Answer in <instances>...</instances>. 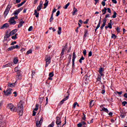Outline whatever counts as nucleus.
Returning a JSON list of instances; mask_svg holds the SVG:
<instances>
[{
  "label": "nucleus",
  "instance_id": "7ed1b4c3",
  "mask_svg": "<svg viewBox=\"0 0 127 127\" xmlns=\"http://www.w3.org/2000/svg\"><path fill=\"white\" fill-rule=\"evenodd\" d=\"M7 107L8 109L10 110L11 112H13V113H15L16 112V107L15 106H14L13 104L12 103H10L7 105Z\"/></svg>",
  "mask_w": 127,
  "mask_h": 127
},
{
  "label": "nucleus",
  "instance_id": "c85d7f7f",
  "mask_svg": "<svg viewBox=\"0 0 127 127\" xmlns=\"http://www.w3.org/2000/svg\"><path fill=\"white\" fill-rule=\"evenodd\" d=\"M102 12H103L102 14L103 15L104 14H106V13H107V8L104 7V8L102 9Z\"/></svg>",
  "mask_w": 127,
  "mask_h": 127
},
{
  "label": "nucleus",
  "instance_id": "58836bf2",
  "mask_svg": "<svg viewBox=\"0 0 127 127\" xmlns=\"http://www.w3.org/2000/svg\"><path fill=\"white\" fill-rule=\"evenodd\" d=\"M113 18H116V17H117V12H116V11L114 12V14L112 16Z\"/></svg>",
  "mask_w": 127,
  "mask_h": 127
},
{
  "label": "nucleus",
  "instance_id": "b1692460",
  "mask_svg": "<svg viewBox=\"0 0 127 127\" xmlns=\"http://www.w3.org/2000/svg\"><path fill=\"white\" fill-rule=\"evenodd\" d=\"M61 30H62V28L61 27H59V30L58 31V34L60 35L61 33H62V32H61Z\"/></svg>",
  "mask_w": 127,
  "mask_h": 127
},
{
  "label": "nucleus",
  "instance_id": "e433bc0d",
  "mask_svg": "<svg viewBox=\"0 0 127 127\" xmlns=\"http://www.w3.org/2000/svg\"><path fill=\"white\" fill-rule=\"evenodd\" d=\"M116 30L117 31L118 33H120V32H121V28L119 27H117V28H116Z\"/></svg>",
  "mask_w": 127,
  "mask_h": 127
},
{
  "label": "nucleus",
  "instance_id": "ddd939ff",
  "mask_svg": "<svg viewBox=\"0 0 127 127\" xmlns=\"http://www.w3.org/2000/svg\"><path fill=\"white\" fill-rule=\"evenodd\" d=\"M43 5V2L42 1H41L40 2V4L37 7V11H40L41 10V9L42 8V5Z\"/></svg>",
  "mask_w": 127,
  "mask_h": 127
},
{
  "label": "nucleus",
  "instance_id": "f8f14e48",
  "mask_svg": "<svg viewBox=\"0 0 127 127\" xmlns=\"http://www.w3.org/2000/svg\"><path fill=\"white\" fill-rule=\"evenodd\" d=\"M75 59H76V55L75 52H73L72 54V68H74V65H75Z\"/></svg>",
  "mask_w": 127,
  "mask_h": 127
},
{
  "label": "nucleus",
  "instance_id": "4c0bfd02",
  "mask_svg": "<svg viewBox=\"0 0 127 127\" xmlns=\"http://www.w3.org/2000/svg\"><path fill=\"white\" fill-rule=\"evenodd\" d=\"M49 76V77H53V76H54V72H50Z\"/></svg>",
  "mask_w": 127,
  "mask_h": 127
},
{
  "label": "nucleus",
  "instance_id": "c756f323",
  "mask_svg": "<svg viewBox=\"0 0 127 127\" xmlns=\"http://www.w3.org/2000/svg\"><path fill=\"white\" fill-rule=\"evenodd\" d=\"M12 39L15 40V39H17V34H15L14 36L11 37Z\"/></svg>",
  "mask_w": 127,
  "mask_h": 127
},
{
  "label": "nucleus",
  "instance_id": "8fccbe9b",
  "mask_svg": "<svg viewBox=\"0 0 127 127\" xmlns=\"http://www.w3.org/2000/svg\"><path fill=\"white\" fill-rule=\"evenodd\" d=\"M77 105H78V103L77 102H75L74 104H73V109H75V108H76V106H77Z\"/></svg>",
  "mask_w": 127,
  "mask_h": 127
},
{
  "label": "nucleus",
  "instance_id": "3c124183",
  "mask_svg": "<svg viewBox=\"0 0 127 127\" xmlns=\"http://www.w3.org/2000/svg\"><path fill=\"white\" fill-rule=\"evenodd\" d=\"M43 97L40 98H39V102L40 103H42L43 102Z\"/></svg>",
  "mask_w": 127,
  "mask_h": 127
},
{
  "label": "nucleus",
  "instance_id": "13d9d810",
  "mask_svg": "<svg viewBox=\"0 0 127 127\" xmlns=\"http://www.w3.org/2000/svg\"><path fill=\"white\" fill-rule=\"evenodd\" d=\"M60 14V11L58 10L57 12V14H56V16H59V15Z\"/></svg>",
  "mask_w": 127,
  "mask_h": 127
},
{
  "label": "nucleus",
  "instance_id": "4d7b16f0",
  "mask_svg": "<svg viewBox=\"0 0 127 127\" xmlns=\"http://www.w3.org/2000/svg\"><path fill=\"white\" fill-rule=\"evenodd\" d=\"M82 123H79V124H77V127H82Z\"/></svg>",
  "mask_w": 127,
  "mask_h": 127
},
{
  "label": "nucleus",
  "instance_id": "72a5a7b5",
  "mask_svg": "<svg viewBox=\"0 0 127 127\" xmlns=\"http://www.w3.org/2000/svg\"><path fill=\"white\" fill-rule=\"evenodd\" d=\"M38 107H39V105H38V104H36V108L34 109L33 111H34L35 112L37 111L38 110Z\"/></svg>",
  "mask_w": 127,
  "mask_h": 127
},
{
  "label": "nucleus",
  "instance_id": "4be33fe9",
  "mask_svg": "<svg viewBox=\"0 0 127 127\" xmlns=\"http://www.w3.org/2000/svg\"><path fill=\"white\" fill-rule=\"evenodd\" d=\"M78 12V9L76 7L73 8V11L72 12V15H75V13Z\"/></svg>",
  "mask_w": 127,
  "mask_h": 127
},
{
  "label": "nucleus",
  "instance_id": "6e6d98bb",
  "mask_svg": "<svg viewBox=\"0 0 127 127\" xmlns=\"http://www.w3.org/2000/svg\"><path fill=\"white\" fill-rule=\"evenodd\" d=\"M127 101H124V102H122L123 106H126V105H127Z\"/></svg>",
  "mask_w": 127,
  "mask_h": 127
},
{
  "label": "nucleus",
  "instance_id": "0e129e2a",
  "mask_svg": "<svg viewBox=\"0 0 127 127\" xmlns=\"http://www.w3.org/2000/svg\"><path fill=\"white\" fill-rule=\"evenodd\" d=\"M112 2H113V3H117L118 1H117V0H112Z\"/></svg>",
  "mask_w": 127,
  "mask_h": 127
},
{
  "label": "nucleus",
  "instance_id": "5fc2aeb1",
  "mask_svg": "<svg viewBox=\"0 0 127 127\" xmlns=\"http://www.w3.org/2000/svg\"><path fill=\"white\" fill-rule=\"evenodd\" d=\"M101 4H102L103 6H105V5H106V2L105 1H103L101 2Z\"/></svg>",
  "mask_w": 127,
  "mask_h": 127
},
{
  "label": "nucleus",
  "instance_id": "338daca9",
  "mask_svg": "<svg viewBox=\"0 0 127 127\" xmlns=\"http://www.w3.org/2000/svg\"><path fill=\"white\" fill-rule=\"evenodd\" d=\"M108 17H110V14H107L105 16V18H108Z\"/></svg>",
  "mask_w": 127,
  "mask_h": 127
},
{
  "label": "nucleus",
  "instance_id": "f03ea898",
  "mask_svg": "<svg viewBox=\"0 0 127 127\" xmlns=\"http://www.w3.org/2000/svg\"><path fill=\"white\" fill-rule=\"evenodd\" d=\"M14 19H18V17L17 16H15L14 17H12L10 18L9 22L11 25L16 24V21H15Z\"/></svg>",
  "mask_w": 127,
  "mask_h": 127
},
{
  "label": "nucleus",
  "instance_id": "09e8293b",
  "mask_svg": "<svg viewBox=\"0 0 127 127\" xmlns=\"http://www.w3.org/2000/svg\"><path fill=\"white\" fill-rule=\"evenodd\" d=\"M107 10L108 12H109V13H111L112 10H111V8H108L107 9Z\"/></svg>",
  "mask_w": 127,
  "mask_h": 127
},
{
  "label": "nucleus",
  "instance_id": "473e14b6",
  "mask_svg": "<svg viewBox=\"0 0 127 127\" xmlns=\"http://www.w3.org/2000/svg\"><path fill=\"white\" fill-rule=\"evenodd\" d=\"M85 60V58H84L83 56H82L81 58L79 59V63H80L81 64H82V60Z\"/></svg>",
  "mask_w": 127,
  "mask_h": 127
},
{
  "label": "nucleus",
  "instance_id": "a878e982",
  "mask_svg": "<svg viewBox=\"0 0 127 127\" xmlns=\"http://www.w3.org/2000/svg\"><path fill=\"white\" fill-rule=\"evenodd\" d=\"M49 2V1L46 0V2L44 4V8H46V7H47V5H48V3Z\"/></svg>",
  "mask_w": 127,
  "mask_h": 127
},
{
  "label": "nucleus",
  "instance_id": "0eeeda50",
  "mask_svg": "<svg viewBox=\"0 0 127 127\" xmlns=\"http://www.w3.org/2000/svg\"><path fill=\"white\" fill-rule=\"evenodd\" d=\"M42 123H43V117L41 118V119L39 121H37L36 122V127H41V125H42Z\"/></svg>",
  "mask_w": 127,
  "mask_h": 127
},
{
  "label": "nucleus",
  "instance_id": "864d4df0",
  "mask_svg": "<svg viewBox=\"0 0 127 127\" xmlns=\"http://www.w3.org/2000/svg\"><path fill=\"white\" fill-rule=\"evenodd\" d=\"M56 10H57V9H56V8H55L53 10L52 14H53V15L54 14V12H56Z\"/></svg>",
  "mask_w": 127,
  "mask_h": 127
},
{
  "label": "nucleus",
  "instance_id": "bb28decb",
  "mask_svg": "<svg viewBox=\"0 0 127 127\" xmlns=\"http://www.w3.org/2000/svg\"><path fill=\"white\" fill-rule=\"evenodd\" d=\"M18 62V59L17 58H15L13 60V63L14 64H17V63Z\"/></svg>",
  "mask_w": 127,
  "mask_h": 127
},
{
  "label": "nucleus",
  "instance_id": "37998d69",
  "mask_svg": "<svg viewBox=\"0 0 127 127\" xmlns=\"http://www.w3.org/2000/svg\"><path fill=\"white\" fill-rule=\"evenodd\" d=\"M108 27H109V28H110V29H112V23H111V22H109V23H108Z\"/></svg>",
  "mask_w": 127,
  "mask_h": 127
},
{
  "label": "nucleus",
  "instance_id": "bf43d9fd",
  "mask_svg": "<svg viewBox=\"0 0 127 127\" xmlns=\"http://www.w3.org/2000/svg\"><path fill=\"white\" fill-rule=\"evenodd\" d=\"M92 56V51H90L88 54V57H91Z\"/></svg>",
  "mask_w": 127,
  "mask_h": 127
},
{
  "label": "nucleus",
  "instance_id": "49530a36",
  "mask_svg": "<svg viewBox=\"0 0 127 127\" xmlns=\"http://www.w3.org/2000/svg\"><path fill=\"white\" fill-rule=\"evenodd\" d=\"M83 117H82V120H83V121H85V120H86V115H85V114L84 113H83Z\"/></svg>",
  "mask_w": 127,
  "mask_h": 127
},
{
  "label": "nucleus",
  "instance_id": "423d86ee",
  "mask_svg": "<svg viewBox=\"0 0 127 127\" xmlns=\"http://www.w3.org/2000/svg\"><path fill=\"white\" fill-rule=\"evenodd\" d=\"M11 91H12V89L11 88H7L6 91L5 90L3 91V93L5 96H10V95L11 94Z\"/></svg>",
  "mask_w": 127,
  "mask_h": 127
},
{
  "label": "nucleus",
  "instance_id": "393cba45",
  "mask_svg": "<svg viewBox=\"0 0 127 127\" xmlns=\"http://www.w3.org/2000/svg\"><path fill=\"white\" fill-rule=\"evenodd\" d=\"M102 111H103L104 112H105V113H107V114H109V110H108V109H107L105 107L102 108Z\"/></svg>",
  "mask_w": 127,
  "mask_h": 127
},
{
  "label": "nucleus",
  "instance_id": "1a4fd4ad",
  "mask_svg": "<svg viewBox=\"0 0 127 127\" xmlns=\"http://www.w3.org/2000/svg\"><path fill=\"white\" fill-rule=\"evenodd\" d=\"M56 119H57V120L56 121V125L57 126H61V123H62V122H61V118H60V117H57Z\"/></svg>",
  "mask_w": 127,
  "mask_h": 127
},
{
  "label": "nucleus",
  "instance_id": "2eb2a0df",
  "mask_svg": "<svg viewBox=\"0 0 127 127\" xmlns=\"http://www.w3.org/2000/svg\"><path fill=\"white\" fill-rule=\"evenodd\" d=\"M8 27H9V25L8 23H6L4 24L2 26L0 27V29H3V28H7Z\"/></svg>",
  "mask_w": 127,
  "mask_h": 127
},
{
  "label": "nucleus",
  "instance_id": "ea45409f",
  "mask_svg": "<svg viewBox=\"0 0 127 127\" xmlns=\"http://www.w3.org/2000/svg\"><path fill=\"white\" fill-rule=\"evenodd\" d=\"M100 26H101V19H100L99 23L97 26V28H99Z\"/></svg>",
  "mask_w": 127,
  "mask_h": 127
},
{
  "label": "nucleus",
  "instance_id": "de8ad7c7",
  "mask_svg": "<svg viewBox=\"0 0 127 127\" xmlns=\"http://www.w3.org/2000/svg\"><path fill=\"white\" fill-rule=\"evenodd\" d=\"M83 54L84 55V56H86V55H87V50H84L83 52Z\"/></svg>",
  "mask_w": 127,
  "mask_h": 127
},
{
  "label": "nucleus",
  "instance_id": "f257e3e1",
  "mask_svg": "<svg viewBox=\"0 0 127 127\" xmlns=\"http://www.w3.org/2000/svg\"><path fill=\"white\" fill-rule=\"evenodd\" d=\"M16 112L18 113L19 116H21L23 115V105L21 103H19L17 105Z\"/></svg>",
  "mask_w": 127,
  "mask_h": 127
},
{
  "label": "nucleus",
  "instance_id": "a19ab883",
  "mask_svg": "<svg viewBox=\"0 0 127 127\" xmlns=\"http://www.w3.org/2000/svg\"><path fill=\"white\" fill-rule=\"evenodd\" d=\"M13 47H14V49H19V48H20V47L17 45L16 46H13Z\"/></svg>",
  "mask_w": 127,
  "mask_h": 127
},
{
  "label": "nucleus",
  "instance_id": "dca6fc26",
  "mask_svg": "<svg viewBox=\"0 0 127 127\" xmlns=\"http://www.w3.org/2000/svg\"><path fill=\"white\" fill-rule=\"evenodd\" d=\"M16 32H17V29H15L14 30H13L12 31H11L10 33H9V34H10V35H13L15 33H16Z\"/></svg>",
  "mask_w": 127,
  "mask_h": 127
},
{
  "label": "nucleus",
  "instance_id": "c9c22d12",
  "mask_svg": "<svg viewBox=\"0 0 127 127\" xmlns=\"http://www.w3.org/2000/svg\"><path fill=\"white\" fill-rule=\"evenodd\" d=\"M53 19H54V18H53V14H52L51 18H50V22H52Z\"/></svg>",
  "mask_w": 127,
  "mask_h": 127
},
{
  "label": "nucleus",
  "instance_id": "2f4dec72",
  "mask_svg": "<svg viewBox=\"0 0 127 127\" xmlns=\"http://www.w3.org/2000/svg\"><path fill=\"white\" fill-rule=\"evenodd\" d=\"M14 49L13 46L10 47L9 48H8L7 50L8 51H11V50H13Z\"/></svg>",
  "mask_w": 127,
  "mask_h": 127
},
{
  "label": "nucleus",
  "instance_id": "aec40b11",
  "mask_svg": "<svg viewBox=\"0 0 127 127\" xmlns=\"http://www.w3.org/2000/svg\"><path fill=\"white\" fill-rule=\"evenodd\" d=\"M10 66H12L11 63H8L4 65H3L2 68H5L6 67H10Z\"/></svg>",
  "mask_w": 127,
  "mask_h": 127
},
{
  "label": "nucleus",
  "instance_id": "f704fd0d",
  "mask_svg": "<svg viewBox=\"0 0 127 127\" xmlns=\"http://www.w3.org/2000/svg\"><path fill=\"white\" fill-rule=\"evenodd\" d=\"M54 124H55L54 122H52V123L48 126V127H54Z\"/></svg>",
  "mask_w": 127,
  "mask_h": 127
},
{
  "label": "nucleus",
  "instance_id": "c03bdc74",
  "mask_svg": "<svg viewBox=\"0 0 127 127\" xmlns=\"http://www.w3.org/2000/svg\"><path fill=\"white\" fill-rule=\"evenodd\" d=\"M32 29H33V27H32V26H31L28 28V31H32Z\"/></svg>",
  "mask_w": 127,
  "mask_h": 127
},
{
  "label": "nucleus",
  "instance_id": "39448f33",
  "mask_svg": "<svg viewBox=\"0 0 127 127\" xmlns=\"http://www.w3.org/2000/svg\"><path fill=\"white\" fill-rule=\"evenodd\" d=\"M10 8H11V5L8 4L7 6V7L4 12V17H6V15H7V14H8V12H9V10H10Z\"/></svg>",
  "mask_w": 127,
  "mask_h": 127
},
{
  "label": "nucleus",
  "instance_id": "052dcab7",
  "mask_svg": "<svg viewBox=\"0 0 127 127\" xmlns=\"http://www.w3.org/2000/svg\"><path fill=\"white\" fill-rule=\"evenodd\" d=\"M116 93H117V94H118V95H122L123 94V91H117Z\"/></svg>",
  "mask_w": 127,
  "mask_h": 127
},
{
  "label": "nucleus",
  "instance_id": "6ab92c4d",
  "mask_svg": "<svg viewBox=\"0 0 127 127\" xmlns=\"http://www.w3.org/2000/svg\"><path fill=\"white\" fill-rule=\"evenodd\" d=\"M34 15H35L36 17H39V13L37 12V9H35L34 10Z\"/></svg>",
  "mask_w": 127,
  "mask_h": 127
},
{
  "label": "nucleus",
  "instance_id": "5701e85b",
  "mask_svg": "<svg viewBox=\"0 0 127 127\" xmlns=\"http://www.w3.org/2000/svg\"><path fill=\"white\" fill-rule=\"evenodd\" d=\"M94 105H95V103H94V100L90 101V102L89 103L90 107H92L93 106H94Z\"/></svg>",
  "mask_w": 127,
  "mask_h": 127
},
{
  "label": "nucleus",
  "instance_id": "9d476101",
  "mask_svg": "<svg viewBox=\"0 0 127 127\" xmlns=\"http://www.w3.org/2000/svg\"><path fill=\"white\" fill-rule=\"evenodd\" d=\"M66 49H67V47L65 46H64L63 49L62 50V53L61 54V59H63L64 56H63V55H64V52H65V50H66Z\"/></svg>",
  "mask_w": 127,
  "mask_h": 127
},
{
  "label": "nucleus",
  "instance_id": "9b49d317",
  "mask_svg": "<svg viewBox=\"0 0 127 127\" xmlns=\"http://www.w3.org/2000/svg\"><path fill=\"white\" fill-rule=\"evenodd\" d=\"M106 23H107V18H105L103 19V24L102 26L100 27L101 29L102 30L103 29L104 27L106 26Z\"/></svg>",
  "mask_w": 127,
  "mask_h": 127
},
{
  "label": "nucleus",
  "instance_id": "7c9ffc66",
  "mask_svg": "<svg viewBox=\"0 0 127 127\" xmlns=\"http://www.w3.org/2000/svg\"><path fill=\"white\" fill-rule=\"evenodd\" d=\"M70 5V2L67 3L64 6V9H67L68 8V6Z\"/></svg>",
  "mask_w": 127,
  "mask_h": 127
},
{
  "label": "nucleus",
  "instance_id": "6e6552de",
  "mask_svg": "<svg viewBox=\"0 0 127 127\" xmlns=\"http://www.w3.org/2000/svg\"><path fill=\"white\" fill-rule=\"evenodd\" d=\"M23 8H20L17 10H16L15 11H14L13 12V13H12V14L13 15H15V16H17V15H18V13H19V12H20L21 11V10H22Z\"/></svg>",
  "mask_w": 127,
  "mask_h": 127
},
{
  "label": "nucleus",
  "instance_id": "a211bd4d",
  "mask_svg": "<svg viewBox=\"0 0 127 127\" xmlns=\"http://www.w3.org/2000/svg\"><path fill=\"white\" fill-rule=\"evenodd\" d=\"M99 74H100L101 76H104V74H103V72H104V68L103 67H101L99 68Z\"/></svg>",
  "mask_w": 127,
  "mask_h": 127
},
{
  "label": "nucleus",
  "instance_id": "f3484780",
  "mask_svg": "<svg viewBox=\"0 0 127 127\" xmlns=\"http://www.w3.org/2000/svg\"><path fill=\"white\" fill-rule=\"evenodd\" d=\"M69 96H70V94H69V92L67 91L66 96L65 97V98L63 99V101H64V102H65V101H67V100L69 99Z\"/></svg>",
  "mask_w": 127,
  "mask_h": 127
},
{
  "label": "nucleus",
  "instance_id": "cd10ccee",
  "mask_svg": "<svg viewBox=\"0 0 127 127\" xmlns=\"http://www.w3.org/2000/svg\"><path fill=\"white\" fill-rule=\"evenodd\" d=\"M15 84V83H9L8 84V87H11V88H13V87H14Z\"/></svg>",
  "mask_w": 127,
  "mask_h": 127
},
{
  "label": "nucleus",
  "instance_id": "a18cd8bd",
  "mask_svg": "<svg viewBox=\"0 0 127 127\" xmlns=\"http://www.w3.org/2000/svg\"><path fill=\"white\" fill-rule=\"evenodd\" d=\"M111 37L114 39H116V38H117V36H116L115 34H112Z\"/></svg>",
  "mask_w": 127,
  "mask_h": 127
},
{
  "label": "nucleus",
  "instance_id": "412c9836",
  "mask_svg": "<svg viewBox=\"0 0 127 127\" xmlns=\"http://www.w3.org/2000/svg\"><path fill=\"white\" fill-rule=\"evenodd\" d=\"M88 34H89V33H88V30H85L84 31V35L83 36L84 38H86V37H87V35H88Z\"/></svg>",
  "mask_w": 127,
  "mask_h": 127
},
{
  "label": "nucleus",
  "instance_id": "774afa93",
  "mask_svg": "<svg viewBox=\"0 0 127 127\" xmlns=\"http://www.w3.org/2000/svg\"><path fill=\"white\" fill-rule=\"evenodd\" d=\"M22 4L21 3H19V4H17V7H20V6H22Z\"/></svg>",
  "mask_w": 127,
  "mask_h": 127
},
{
  "label": "nucleus",
  "instance_id": "603ef678",
  "mask_svg": "<svg viewBox=\"0 0 127 127\" xmlns=\"http://www.w3.org/2000/svg\"><path fill=\"white\" fill-rule=\"evenodd\" d=\"M35 75V71H32V78H33V76Z\"/></svg>",
  "mask_w": 127,
  "mask_h": 127
},
{
  "label": "nucleus",
  "instance_id": "680f3d73",
  "mask_svg": "<svg viewBox=\"0 0 127 127\" xmlns=\"http://www.w3.org/2000/svg\"><path fill=\"white\" fill-rule=\"evenodd\" d=\"M63 104H64V101L62 100L59 103V105H63Z\"/></svg>",
  "mask_w": 127,
  "mask_h": 127
},
{
  "label": "nucleus",
  "instance_id": "4468645a",
  "mask_svg": "<svg viewBox=\"0 0 127 127\" xmlns=\"http://www.w3.org/2000/svg\"><path fill=\"white\" fill-rule=\"evenodd\" d=\"M10 37V34L8 33V32H7L6 33V35L4 37V41H6V40H7V38H9Z\"/></svg>",
  "mask_w": 127,
  "mask_h": 127
},
{
  "label": "nucleus",
  "instance_id": "20e7f679",
  "mask_svg": "<svg viewBox=\"0 0 127 127\" xmlns=\"http://www.w3.org/2000/svg\"><path fill=\"white\" fill-rule=\"evenodd\" d=\"M46 65L45 67H48V65L51 63V57L46 56L45 58Z\"/></svg>",
  "mask_w": 127,
  "mask_h": 127
},
{
  "label": "nucleus",
  "instance_id": "69168bd1",
  "mask_svg": "<svg viewBox=\"0 0 127 127\" xmlns=\"http://www.w3.org/2000/svg\"><path fill=\"white\" fill-rule=\"evenodd\" d=\"M22 25H23L22 24L19 23V24L18 25V28H20V27H21L22 26Z\"/></svg>",
  "mask_w": 127,
  "mask_h": 127
},
{
  "label": "nucleus",
  "instance_id": "e2e57ef3",
  "mask_svg": "<svg viewBox=\"0 0 127 127\" xmlns=\"http://www.w3.org/2000/svg\"><path fill=\"white\" fill-rule=\"evenodd\" d=\"M36 112H35V111H33L32 116H33V117H34V116H36Z\"/></svg>",
  "mask_w": 127,
  "mask_h": 127
},
{
  "label": "nucleus",
  "instance_id": "79ce46f5",
  "mask_svg": "<svg viewBox=\"0 0 127 127\" xmlns=\"http://www.w3.org/2000/svg\"><path fill=\"white\" fill-rule=\"evenodd\" d=\"M32 53V50H30L27 52V54L28 55V54H31Z\"/></svg>",
  "mask_w": 127,
  "mask_h": 127
}]
</instances>
